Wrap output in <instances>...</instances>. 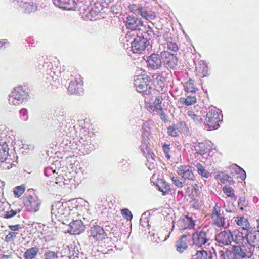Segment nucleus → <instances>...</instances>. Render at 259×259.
Masks as SVG:
<instances>
[{
	"label": "nucleus",
	"instance_id": "nucleus-3",
	"mask_svg": "<svg viewBox=\"0 0 259 259\" xmlns=\"http://www.w3.org/2000/svg\"><path fill=\"white\" fill-rule=\"evenodd\" d=\"M209 232V228L207 226H204L201 230L193 233L192 236L193 245L198 247H202L205 245L210 240Z\"/></svg>",
	"mask_w": 259,
	"mask_h": 259
},
{
	"label": "nucleus",
	"instance_id": "nucleus-2",
	"mask_svg": "<svg viewBox=\"0 0 259 259\" xmlns=\"http://www.w3.org/2000/svg\"><path fill=\"white\" fill-rule=\"evenodd\" d=\"M223 115L215 109H209L206 115L205 126L207 130L218 129L220 127L219 122L222 121Z\"/></svg>",
	"mask_w": 259,
	"mask_h": 259
},
{
	"label": "nucleus",
	"instance_id": "nucleus-40",
	"mask_svg": "<svg viewBox=\"0 0 259 259\" xmlns=\"http://www.w3.org/2000/svg\"><path fill=\"white\" fill-rule=\"evenodd\" d=\"M145 28V31L144 32V35H143L144 37L148 38L149 39H151V38L154 37L155 34L152 30V28L150 26H143Z\"/></svg>",
	"mask_w": 259,
	"mask_h": 259
},
{
	"label": "nucleus",
	"instance_id": "nucleus-45",
	"mask_svg": "<svg viewBox=\"0 0 259 259\" xmlns=\"http://www.w3.org/2000/svg\"><path fill=\"white\" fill-rule=\"evenodd\" d=\"M235 167L236 168V171L238 174V177H239L242 180H244L246 177L245 171L237 165H235Z\"/></svg>",
	"mask_w": 259,
	"mask_h": 259
},
{
	"label": "nucleus",
	"instance_id": "nucleus-38",
	"mask_svg": "<svg viewBox=\"0 0 259 259\" xmlns=\"http://www.w3.org/2000/svg\"><path fill=\"white\" fill-rule=\"evenodd\" d=\"M234 251L226 250L221 252V259H237Z\"/></svg>",
	"mask_w": 259,
	"mask_h": 259
},
{
	"label": "nucleus",
	"instance_id": "nucleus-23",
	"mask_svg": "<svg viewBox=\"0 0 259 259\" xmlns=\"http://www.w3.org/2000/svg\"><path fill=\"white\" fill-rule=\"evenodd\" d=\"M27 205L30 207V210L36 212L39 210L41 201L36 196H30L28 197Z\"/></svg>",
	"mask_w": 259,
	"mask_h": 259
},
{
	"label": "nucleus",
	"instance_id": "nucleus-29",
	"mask_svg": "<svg viewBox=\"0 0 259 259\" xmlns=\"http://www.w3.org/2000/svg\"><path fill=\"white\" fill-rule=\"evenodd\" d=\"M137 13L146 20H153L155 18V14L153 11L143 10L142 8L139 7L137 9Z\"/></svg>",
	"mask_w": 259,
	"mask_h": 259
},
{
	"label": "nucleus",
	"instance_id": "nucleus-37",
	"mask_svg": "<svg viewBox=\"0 0 259 259\" xmlns=\"http://www.w3.org/2000/svg\"><path fill=\"white\" fill-rule=\"evenodd\" d=\"M185 90L187 92H195L196 88L194 85V81L191 79L186 82L184 85Z\"/></svg>",
	"mask_w": 259,
	"mask_h": 259
},
{
	"label": "nucleus",
	"instance_id": "nucleus-56",
	"mask_svg": "<svg viewBox=\"0 0 259 259\" xmlns=\"http://www.w3.org/2000/svg\"><path fill=\"white\" fill-rule=\"evenodd\" d=\"M22 148L26 150L32 151L35 148V145L33 143L29 142L25 144H23Z\"/></svg>",
	"mask_w": 259,
	"mask_h": 259
},
{
	"label": "nucleus",
	"instance_id": "nucleus-5",
	"mask_svg": "<svg viewBox=\"0 0 259 259\" xmlns=\"http://www.w3.org/2000/svg\"><path fill=\"white\" fill-rule=\"evenodd\" d=\"M90 228L87 231L89 238L94 241H102L105 239L107 234L104 229L98 225H95L92 220L90 223Z\"/></svg>",
	"mask_w": 259,
	"mask_h": 259
},
{
	"label": "nucleus",
	"instance_id": "nucleus-24",
	"mask_svg": "<svg viewBox=\"0 0 259 259\" xmlns=\"http://www.w3.org/2000/svg\"><path fill=\"white\" fill-rule=\"evenodd\" d=\"M73 0H53L54 4L65 10H70L74 5Z\"/></svg>",
	"mask_w": 259,
	"mask_h": 259
},
{
	"label": "nucleus",
	"instance_id": "nucleus-9",
	"mask_svg": "<svg viewBox=\"0 0 259 259\" xmlns=\"http://www.w3.org/2000/svg\"><path fill=\"white\" fill-rule=\"evenodd\" d=\"M148 38L144 36H137L131 44V48L134 53L140 54L148 46Z\"/></svg>",
	"mask_w": 259,
	"mask_h": 259
},
{
	"label": "nucleus",
	"instance_id": "nucleus-13",
	"mask_svg": "<svg viewBox=\"0 0 259 259\" xmlns=\"http://www.w3.org/2000/svg\"><path fill=\"white\" fill-rule=\"evenodd\" d=\"M215 240L220 244L228 245L234 240L233 235L230 230H224L215 235Z\"/></svg>",
	"mask_w": 259,
	"mask_h": 259
},
{
	"label": "nucleus",
	"instance_id": "nucleus-11",
	"mask_svg": "<svg viewBox=\"0 0 259 259\" xmlns=\"http://www.w3.org/2000/svg\"><path fill=\"white\" fill-rule=\"evenodd\" d=\"M161 57L167 68L173 69L177 65L178 58L174 54L163 51L161 53Z\"/></svg>",
	"mask_w": 259,
	"mask_h": 259
},
{
	"label": "nucleus",
	"instance_id": "nucleus-52",
	"mask_svg": "<svg viewBox=\"0 0 259 259\" xmlns=\"http://www.w3.org/2000/svg\"><path fill=\"white\" fill-rule=\"evenodd\" d=\"M121 213L122 215L125 217L128 220H131L133 218L132 212L127 208L122 209Z\"/></svg>",
	"mask_w": 259,
	"mask_h": 259
},
{
	"label": "nucleus",
	"instance_id": "nucleus-30",
	"mask_svg": "<svg viewBox=\"0 0 259 259\" xmlns=\"http://www.w3.org/2000/svg\"><path fill=\"white\" fill-rule=\"evenodd\" d=\"M26 13H31L35 12L37 9V4L33 2H24L23 7Z\"/></svg>",
	"mask_w": 259,
	"mask_h": 259
},
{
	"label": "nucleus",
	"instance_id": "nucleus-54",
	"mask_svg": "<svg viewBox=\"0 0 259 259\" xmlns=\"http://www.w3.org/2000/svg\"><path fill=\"white\" fill-rule=\"evenodd\" d=\"M171 181L173 184L178 188H182L183 186V183L182 182L180 181L176 177H172L171 178Z\"/></svg>",
	"mask_w": 259,
	"mask_h": 259
},
{
	"label": "nucleus",
	"instance_id": "nucleus-10",
	"mask_svg": "<svg viewBox=\"0 0 259 259\" xmlns=\"http://www.w3.org/2000/svg\"><path fill=\"white\" fill-rule=\"evenodd\" d=\"M146 127H145L144 125L142 127V129L143 130V132L142 135V144L140 146V149L141 151L143 152V153H145L146 152H147V156H146V158L148 161H151V162L153 163V161H154V155L153 153H151L149 152V151L148 150V135H149V132L148 130L146 129Z\"/></svg>",
	"mask_w": 259,
	"mask_h": 259
},
{
	"label": "nucleus",
	"instance_id": "nucleus-6",
	"mask_svg": "<svg viewBox=\"0 0 259 259\" xmlns=\"http://www.w3.org/2000/svg\"><path fill=\"white\" fill-rule=\"evenodd\" d=\"M253 246L245 244L233 245L232 250L234 251L237 259L250 258L253 255Z\"/></svg>",
	"mask_w": 259,
	"mask_h": 259
},
{
	"label": "nucleus",
	"instance_id": "nucleus-63",
	"mask_svg": "<svg viewBox=\"0 0 259 259\" xmlns=\"http://www.w3.org/2000/svg\"><path fill=\"white\" fill-rule=\"evenodd\" d=\"M84 5L89 6L91 5V0H80Z\"/></svg>",
	"mask_w": 259,
	"mask_h": 259
},
{
	"label": "nucleus",
	"instance_id": "nucleus-16",
	"mask_svg": "<svg viewBox=\"0 0 259 259\" xmlns=\"http://www.w3.org/2000/svg\"><path fill=\"white\" fill-rule=\"evenodd\" d=\"M193 146L196 151L195 154H200L201 155L210 152L212 149L211 143L210 141L194 142Z\"/></svg>",
	"mask_w": 259,
	"mask_h": 259
},
{
	"label": "nucleus",
	"instance_id": "nucleus-35",
	"mask_svg": "<svg viewBox=\"0 0 259 259\" xmlns=\"http://www.w3.org/2000/svg\"><path fill=\"white\" fill-rule=\"evenodd\" d=\"M235 238H234V241L237 244H243V243L245 239H246V235H244L242 232L239 231L235 232L234 234Z\"/></svg>",
	"mask_w": 259,
	"mask_h": 259
},
{
	"label": "nucleus",
	"instance_id": "nucleus-57",
	"mask_svg": "<svg viewBox=\"0 0 259 259\" xmlns=\"http://www.w3.org/2000/svg\"><path fill=\"white\" fill-rule=\"evenodd\" d=\"M99 12L100 10L98 9L97 7L96 6L92 7L90 11V14L92 16L97 15L99 13Z\"/></svg>",
	"mask_w": 259,
	"mask_h": 259
},
{
	"label": "nucleus",
	"instance_id": "nucleus-20",
	"mask_svg": "<svg viewBox=\"0 0 259 259\" xmlns=\"http://www.w3.org/2000/svg\"><path fill=\"white\" fill-rule=\"evenodd\" d=\"M178 174L184 180H194V175L192 172V168L189 166L181 165L178 168Z\"/></svg>",
	"mask_w": 259,
	"mask_h": 259
},
{
	"label": "nucleus",
	"instance_id": "nucleus-21",
	"mask_svg": "<svg viewBox=\"0 0 259 259\" xmlns=\"http://www.w3.org/2000/svg\"><path fill=\"white\" fill-rule=\"evenodd\" d=\"M163 94L156 97L153 104H150L147 106L149 111H155L159 115H163L164 113L161 106V102L163 100Z\"/></svg>",
	"mask_w": 259,
	"mask_h": 259
},
{
	"label": "nucleus",
	"instance_id": "nucleus-53",
	"mask_svg": "<svg viewBox=\"0 0 259 259\" xmlns=\"http://www.w3.org/2000/svg\"><path fill=\"white\" fill-rule=\"evenodd\" d=\"M20 212V210H18V211L13 210L8 211L6 212V214H5L4 218H6V219H9V218H12Z\"/></svg>",
	"mask_w": 259,
	"mask_h": 259
},
{
	"label": "nucleus",
	"instance_id": "nucleus-34",
	"mask_svg": "<svg viewBox=\"0 0 259 259\" xmlns=\"http://www.w3.org/2000/svg\"><path fill=\"white\" fill-rule=\"evenodd\" d=\"M212 221L213 224L216 225L218 227H223L226 228L227 225L225 222V218H224L223 214L218 216L215 218H212Z\"/></svg>",
	"mask_w": 259,
	"mask_h": 259
},
{
	"label": "nucleus",
	"instance_id": "nucleus-47",
	"mask_svg": "<svg viewBox=\"0 0 259 259\" xmlns=\"http://www.w3.org/2000/svg\"><path fill=\"white\" fill-rule=\"evenodd\" d=\"M162 149L165 154V156L167 160H170V156L169 155V152L170 151V144L164 143L162 145Z\"/></svg>",
	"mask_w": 259,
	"mask_h": 259
},
{
	"label": "nucleus",
	"instance_id": "nucleus-18",
	"mask_svg": "<svg viewBox=\"0 0 259 259\" xmlns=\"http://www.w3.org/2000/svg\"><path fill=\"white\" fill-rule=\"evenodd\" d=\"M83 81L81 78H76L70 83L68 90L71 94H79L83 93Z\"/></svg>",
	"mask_w": 259,
	"mask_h": 259
},
{
	"label": "nucleus",
	"instance_id": "nucleus-41",
	"mask_svg": "<svg viewBox=\"0 0 259 259\" xmlns=\"http://www.w3.org/2000/svg\"><path fill=\"white\" fill-rule=\"evenodd\" d=\"M180 131L175 125L170 126L167 128V133L168 135L171 137H176L179 135Z\"/></svg>",
	"mask_w": 259,
	"mask_h": 259
},
{
	"label": "nucleus",
	"instance_id": "nucleus-58",
	"mask_svg": "<svg viewBox=\"0 0 259 259\" xmlns=\"http://www.w3.org/2000/svg\"><path fill=\"white\" fill-rule=\"evenodd\" d=\"M8 227L11 230V232H16V231H18L20 229H21V227L19 224L9 225Z\"/></svg>",
	"mask_w": 259,
	"mask_h": 259
},
{
	"label": "nucleus",
	"instance_id": "nucleus-59",
	"mask_svg": "<svg viewBox=\"0 0 259 259\" xmlns=\"http://www.w3.org/2000/svg\"><path fill=\"white\" fill-rule=\"evenodd\" d=\"M55 173L56 172V170H54L53 167H47L44 170V174L46 176H49L51 175V173Z\"/></svg>",
	"mask_w": 259,
	"mask_h": 259
},
{
	"label": "nucleus",
	"instance_id": "nucleus-60",
	"mask_svg": "<svg viewBox=\"0 0 259 259\" xmlns=\"http://www.w3.org/2000/svg\"><path fill=\"white\" fill-rule=\"evenodd\" d=\"M64 179V181H62L64 185L67 184L68 182H69L68 180H66L65 178H64V176H60L59 175L58 177L56 178V183H61V181H60L61 179Z\"/></svg>",
	"mask_w": 259,
	"mask_h": 259
},
{
	"label": "nucleus",
	"instance_id": "nucleus-14",
	"mask_svg": "<svg viewBox=\"0 0 259 259\" xmlns=\"http://www.w3.org/2000/svg\"><path fill=\"white\" fill-rule=\"evenodd\" d=\"M161 59V56L155 53L147 57V67L151 70L160 69L162 65Z\"/></svg>",
	"mask_w": 259,
	"mask_h": 259
},
{
	"label": "nucleus",
	"instance_id": "nucleus-42",
	"mask_svg": "<svg viewBox=\"0 0 259 259\" xmlns=\"http://www.w3.org/2000/svg\"><path fill=\"white\" fill-rule=\"evenodd\" d=\"M168 51H171V53H175L178 50V47L175 42L167 41L165 44Z\"/></svg>",
	"mask_w": 259,
	"mask_h": 259
},
{
	"label": "nucleus",
	"instance_id": "nucleus-22",
	"mask_svg": "<svg viewBox=\"0 0 259 259\" xmlns=\"http://www.w3.org/2000/svg\"><path fill=\"white\" fill-rule=\"evenodd\" d=\"M97 146V145L94 144V138L88 136L82 143V147H84L83 153L84 154H89L91 151L96 148Z\"/></svg>",
	"mask_w": 259,
	"mask_h": 259
},
{
	"label": "nucleus",
	"instance_id": "nucleus-12",
	"mask_svg": "<svg viewBox=\"0 0 259 259\" xmlns=\"http://www.w3.org/2000/svg\"><path fill=\"white\" fill-rule=\"evenodd\" d=\"M72 221L68 223L69 225L70 230L69 233L71 234L76 235L80 234L85 230L86 224L81 220H73L71 217L70 220Z\"/></svg>",
	"mask_w": 259,
	"mask_h": 259
},
{
	"label": "nucleus",
	"instance_id": "nucleus-46",
	"mask_svg": "<svg viewBox=\"0 0 259 259\" xmlns=\"http://www.w3.org/2000/svg\"><path fill=\"white\" fill-rule=\"evenodd\" d=\"M223 214V212L221 213V209L220 206L218 205L217 204H215L213 208L212 209V212L211 214V218H215L218 216H220Z\"/></svg>",
	"mask_w": 259,
	"mask_h": 259
},
{
	"label": "nucleus",
	"instance_id": "nucleus-26",
	"mask_svg": "<svg viewBox=\"0 0 259 259\" xmlns=\"http://www.w3.org/2000/svg\"><path fill=\"white\" fill-rule=\"evenodd\" d=\"M215 257L210 251L201 250L194 254L191 259H215Z\"/></svg>",
	"mask_w": 259,
	"mask_h": 259
},
{
	"label": "nucleus",
	"instance_id": "nucleus-17",
	"mask_svg": "<svg viewBox=\"0 0 259 259\" xmlns=\"http://www.w3.org/2000/svg\"><path fill=\"white\" fill-rule=\"evenodd\" d=\"M126 26L128 29H130L133 31L142 30L141 27H143L141 20L140 18H138L133 15H129L126 21ZM133 33L132 35L134 34Z\"/></svg>",
	"mask_w": 259,
	"mask_h": 259
},
{
	"label": "nucleus",
	"instance_id": "nucleus-1",
	"mask_svg": "<svg viewBox=\"0 0 259 259\" xmlns=\"http://www.w3.org/2000/svg\"><path fill=\"white\" fill-rule=\"evenodd\" d=\"M67 203H63L60 201L55 202L52 206L51 213L52 217L57 219L58 221L62 222L64 224H67L69 223L70 218L71 210L67 208Z\"/></svg>",
	"mask_w": 259,
	"mask_h": 259
},
{
	"label": "nucleus",
	"instance_id": "nucleus-39",
	"mask_svg": "<svg viewBox=\"0 0 259 259\" xmlns=\"http://www.w3.org/2000/svg\"><path fill=\"white\" fill-rule=\"evenodd\" d=\"M217 178L223 183L229 182L232 180L231 177L224 172H221L218 174L217 175Z\"/></svg>",
	"mask_w": 259,
	"mask_h": 259
},
{
	"label": "nucleus",
	"instance_id": "nucleus-28",
	"mask_svg": "<svg viewBox=\"0 0 259 259\" xmlns=\"http://www.w3.org/2000/svg\"><path fill=\"white\" fill-rule=\"evenodd\" d=\"M235 221L237 224L240 226L243 230H247L248 232L252 228L250 227V223L247 219L243 216L238 217Z\"/></svg>",
	"mask_w": 259,
	"mask_h": 259
},
{
	"label": "nucleus",
	"instance_id": "nucleus-50",
	"mask_svg": "<svg viewBox=\"0 0 259 259\" xmlns=\"http://www.w3.org/2000/svg\"><path fill=\"white\" fill-rule=\"evenodd\" d=\"M44 256L45 259H56L58 258L57 254L54 251L46 252Z\"/></svg>",
	"mask_w": 259,
	"mask_h": 259
},
{
	"label": "nucleus",
	"instance_id": "nucleus-25",
	"mask_svg": "<svg viewBox=\"0 0 259 259\" xmlns=\"http://www.w3.org/2000/svg\"><path fill=\"white\" fill-rule=\"evenodd\" d=\"M187 236L183 235L181 238L179 239L176 244V250L179 253H183L187 247Z\"/></svg>",
	"mask_w": 259,
	"mask_h": 259
},
{
	"label": "nucleus",
	"instance_id": "nucleus-48",
	"mask_svg": "<svg viewBox=\"0 0 259 259\" xmlns=\"http://www.w3.org/2000/svg\"><path fill=\"white\" fill-rule=\"evenodd\" d=\"M18 234V233L16 232H9L8 234L6 235L5 240L7 242L14 241Z\"/></svg>",
	"mask_w": 259,
	"mask_h": 259
},
{
	"label": "nucleus",
	"instance_id": "nucleus-19",
	"mask_svg": "<svg viewBox=\"0 0 259 259\" xmlns=\"http://www.w3.org/2000/svg\"><path fill=\"white\" fill-rule=\"evenodd\" d=\"M246 239L248 245L253 246V248L259 243V231L250 229L246 234Z\"/></svg>",
	"mask_w": 259,
	"mask_h": 259
},
{
	"label": "nucleus",
	"instance_id": "nucleus-49",
	"mask_svg": "<svg viewBox=\"0 0 259 259\" xmlns=\"http://www.w3.org/2000/svg\"><path fill=\"white\" fill-rule=\"evenodd\" d=\"M20 117L21 119L23 121H27L28 119L27 111L26 109H21L20 111Z\"/></svg>",
	"mask_w": 259,
	"mask_h": 259
},
{
	"label": "nucleus",
	"instance_id": "nucleus-44",
	"mask_svg": "<svg viewBox=\"0 0 259 259\" xmlns=\"http://www.w3.org/2000/svg\"><path fill=\"white\" fill-rule=\"evenodd\" d=\"M25 191V187L21 185L15 187L14 190V194L17 197H19Z\"/></svg>",
	"mask_w": 259,
	"mask_h": 259
},
{
	"label": "nucleus",
	"instance_id": "nucleus-55",
	"mask_svg": "<svg viewBox=\"0 0 259 259\" xmlns=\"http://www.w3.org/2000/svg\"><path fill=\"white\" fill-rule=\"evenodd\" d=\"M24 2L22 0H12V4L13 7L17 8H22Z\"/></svg>",
	"mask_w": 259,
	"mask_h": 259
},
{
	"label": "nucleus",
	"instance_id": "nucleus-32",
	"mask_svg": "<svg viewBox=\"0 0 259 259\" xmlns=\"http://www.w3.org/2000/svg\"><path fill=\"white\" fill-rule=\"evenodd\" d=\"M39 251V249L36 247H32L28 249L24 253V257L25 259H33L34 258Z\"/></svg>",
	"mask_w": 259,
	"mask_h": 259
},
{
	"label": "nucleus",
	"instance_id": "nucleus-64",
	"mask_svg": "<svg viewBox=\"0 0 259 259\" xmlns=\"http://www.w3.org/2000/svg\"><path fill=\"white\" fill-rule=\"evenodd\" d=\"M128 159H122L121 161H120V163L122 165V166L126 165L128 163Z\"/></svg>",
	"mask_w": 259,
	"mask_h": 259
},
{
	"label": "nucleus",
	"instance_id": "nucleus-7",
	"mask_svg": "<svg viewBox=\"0 0 259 259\" xmlns=\"http://www.w3.org/2000/svg\"><path fill=\"white\" fill-rule=\"evenodd\" d=\"M134 84L138 92L145 94L151 93V88L149 84V78L147 75H137L134 77Z\"/></svg>",
	"mask_w": 259,
	"mask_h": 259
},
{
	"label": "nucleus",
	"instance_id": "nucleus-4",
	"mask_svg": "<svg viewBox=\"0 0 259 259\" xmlns=\"http://www.w3.org/2000/svg\"><path fill=\"white\" fill-rule=\"evenodd\" d=\"M29 97V94L22 87L15 88L9 96L8 101L10 104L18 105L22 103Z\"/></svg>",
	"mask_w": 259,
	"mask_h": 259
},
{
	"label": "nucleus",
	"instance_id": "nucleus-33",
	"mask_svg": "<svg viewBox=\"0 0 259 259\" xmlns=\"http://www.w3.org/2000/svg\"><path fill=\"white\" fill-rule=\"evenodd\" d=\"M180 102L183 105L186 106H190L194 104L196 101V99L194 96H189L186 98L182 97L180 98Z\"/></svg>",
	"mask_w": 259,
	"mask_h": 259
},
{
	"label": "nucleus",
	"instance_id": "nucleus-36",
	"mask_svg": "<svg viewBox=\"0 0 259 259\" xmlns=\"http://www.w3.org/2000/svg\"><path fill=\"white\" fill-rule=\"evenodd\" d=\"M197 171L199 174L201 175L202 177L208 178L209 176V172L206 170L204 166L200 163H198L196 165Z\"/></svg>",
	"mask_w": 259,
	"mask_h": 259
},
{
	"label": "nucleus",
	"instance_id": "nucleus-8",
	"mask_svg": "<svg viewBox=\"0 0 259 259\" xmlns=\"http://www.w3.org/2000/svg\"><path fill=\"white\" fill-rule=\"evenodd\" d=\"M0 136V161L2 162L1 166L4 168L10 169L12 167L11 164H6L5 161L9 155L8 145L7 144V138L5 132L1 133Z\"/></svg>",
	"mask_w": 259,
	"mask_h": 259
},
{
	"label": "nucleus",
	"instance_id": "nucleus-31",
	"mask_svg": "<svg viewBox=\"0 0 259 259\" xmlns=\"http://www.w3.org/2000/svg\"><path fill=\"white\" fill-rule=\"evenodd\" d=\"M187 115L188 119L192 120L195 124L200 123L202 121L201 116L193 111L189 110L187 113Z\"/></svg>",
	"mask_w": 259,
	"mask_h": 259
},
{
	"label": "nucleus",
	"instance_id": "nucleus-61",
	"mask_svg": "<svg viewBox=\"0 0 259 259\" xmlns=\"http://www.w3.org/2000/svg\"><path fill=\"white\" fill-rule=\"evenodd\" d=\"M144 222H148V219H147V212H144L142 214L141 218L140 219V223L142 226H144V224L143 223Z\"/></svg>",
	"mask_w": 259,
	"mask_h": 259
},
{
	"label": "nucleus",
	"instance_id": "nucleus-27",
	"mask_svg": "<svg viewBox=\"0 0 259 259\" xmlns=\"http://www.w3.org/2000/svg\"><path fill=\"white\" fill-rule=\"evenodd\" d=\"M196 70L200 76L204 77L207 75L208 67L204 61H200L196 64Z\"/></svg>",
	"mask_w": 259,
	"mask_h": 259
},
{
	"label": "nucleus",
	"instance_id": "nucleus-15",
	"mask_svg": "<svg viewBox=\"0 0 259 259\" xmlns=\"http://www.w3.org/2000/svg\"><path fill=\"white\" fill-rule=\"evenodd\" d=\"M195 225V220L189 215L181 216L177 222V225L181 230L193 229Z\"/></svg>",
	"mask_w": 259,
	"mask_h": 259
},
{
	"label": "nucleus",
	"instance_id": "nucleus-43",
	"mask_svg": "<svg viewBox=\"0 0 259 259\" xmlns=\"http://www.w3.org/2000/svg\"><path fill=\"white\" fill-rule=\"evenodd\" d=\"M223 191L228 197H235L234 191L232 187L225 186L223 188Z\"/></svg>",
	"mask_w": 259,
	"mask_h": 259
},
{
	"label": "nucleus",
	"instance_id": "nucleus-62",
	"mask_svg": "<svg viewBox=\"0 0 259 259\" xmlns=\"http://www.w3.org/2000/svg\"><path fill=\"white\" fill-rule=\"evenodd\" d=\"M192 206L195 209H199L201 205L197 200H194L192 202Z\"/></svg>",
	"mask_w": 259,
	"mask_h": 259
},
{
	"label": "nucleus",
	"instance_id": "nucleus-51",
	"mask_svg": "<svg viewBox=\"0 0 259 259\" xmlns=\"http://www.w3.org/2000/svg\"><path fill=\"white\" fill-rule=\"evenodd\" d=\"M163 185V187H159V190L163 193V195H165L169 192L171 189L170 186L167 184L164 183Z\"/></svg>",
	"mask_w": 259,
	"mask_h": 259
}]
</instances>
